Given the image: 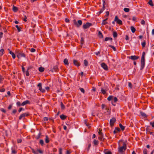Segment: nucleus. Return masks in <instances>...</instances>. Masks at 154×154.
I'll use <instances>...</instances> for the list:
<instances>
[{
  "label": "nucleus",
  "instance_id": "1",
  "mask_svg": "<svg viewBox=\"0 0 154 154\" xmlns=\"http://www.w3.org/2000/svg\"><path fill=\"white\" fill-rule=\"evenodd\" d=\"M126 144L122 140H120L118 142V151L122 153L126 149Z\"/></svg>",
  "mask_w": 154,
  "mask_h": 154
},
{
  "label": "nucleus",
  "instance_id": "2",
  "mask_svg": "<svg viewBox=\"0 0 154 154\" xmlns=\"http://www.w3.org/2000/svg\"><path fill=\"white\" fill-rule=\"evenodd\" d=\"M102 108L104 110L106 111V112L104 111V112L105 113H106H106L107 114H109V109H108L106 108V106L105 105L102 104Z\"/></svg>",
  "mask_w": 154,
  "mask_h": 154
},
{
  "label": "nucleus",
  "instance_id": "3",
  "mask_svg": "<svg viewBox=\"0 0 154 154\" xmlns=\"http://www.w3.org/2000/svg\"><path fill=\"white\" fill-rule=\"evenodd\" d=\"M17 57L19 58H20L22 57H25V55L22 52H17Z\"/></svg>",
  "mask_w": 154,
  "mask_h": 154
},
{
  "label": "nucleus",
  "instance_id": "4",
  "mask_svg": "<svg viewBox=\"0 0 154 154\" xmlns=\"http://www.w3.org/2000/svg\"><path fill=\"white\" fill-rule=\"evenodd\" d=\"M114 21H116L118 24L121 25L122 24V21L119 19L117 16H116L115 17Z\"/></svg>",
  "mask_w": 154,
  "mask_h": 154
},
{
  "label": "nucleus",
  "instance_id": "5",
  "mask_svg": "<svg viewBox=\"0 0 154 154\" xmlns=\"http://www.w3.org/2000/svg\"><path fill=\"white\" fill-rule=\"evenodd\" d=\"M91 25L92 24L91 23H87L83 25V27L84 29H86L89 28Z\"/></svg>",
  "mask_w": 154,
  "mask_h": 154
},
{
  "label": "nucleus",
  "instance_id": "6",
  "mask_svg": "<svg viewBox=\"0 0 154 154\" xmlns=\"http://www.w3.org/2000/svg\"><path fill=\"white\" fill-rule=\"evenodd\" d=\"M98 133L99 134L98 139L100 140H102L103 137V133L101 132L100 130H99Z\"/></svg>",
  "mask_w": 154,
  "mask_h": 154
},
{
  "label": "nucleus",
  "instance_id": "7",
  "mask_svg": "<svg viewBox=\"0 0 154 154\" xmlns=\"http://www.w3.org/2000/svg\"><path fill=\"white\" fill-rule=\"evenodd\" d=\"M141 69H143L144 68L145 65V59L143 58H141Z\"/></svg>",
  "mask_w": 154,
  "mask_h": 154
},
{
  "label": "nucleus",
  "instance_id": "8",
  "mask_svg": "<svg viewBox=\"0 0 154 154\" xmlns=\"http://www.w3.org/2000/svg\"><path fill=\"white\" fill-rule=\"evenodd\" d=\"M38 87L39 90L42 92H44L45 91L44 89H42V84L40 83H38Z\"/></svg>",
  "mask_w": 154,
  "mask_h": 154
},
{
  "label": "nucleus",
  "instance_id": "9",
  "mask_svg": "<svg viewBox=\"0 0 154 154\" xmlns=\"http://www.w3.org/2000/svg\"><path fill=\"white\" fill-rule=\"evenodd\" d=\"M74 23L77 26L79 27L82 24V22L81 20H79L78 21L77 23L76 22V21H75V22H74Z\"/></svg>",
  "mask_w": 154,
  "mask_h": 154
},
{
  "label": "nucleus",
  "instance_id": "10",
  "mask_svg": "<svg viewBox=\"0 0 154 154\" xmlns=\"http://www.w3.org/2000/svg\"><path fill=\"white\" fill-rule=\"evenodd\" d=\"M101 66L105 70H107L108 69V66L107 65L104 63L101 64Z\"/></svg>",
  "mask_w": 154,
  "mask_h": 154
},
{
  "label": "nucleus",
  "instance_id": "11",
  "mask_svg": "<svg viewBox=\"0 0 154 154\" xmlns=\"http://www.w3.org/2000/svg\"><path fill=\"white\" fill-rule=\"evenodd\" d=\"M116 119L113 118H112L110 120V124L111 126H112L114 122H116Z\"/></svg>",
  "mask_w": 154,
  "mask_h": 154
},
{
  "label": "nucleus",
  "instance_id": "12",
  "mask_svg": "<svg viewBox=\"0 0 154 154\" xmlns=\"http://www.w3.org/2000/svg\"><path fill=\"white\" fill-rule=\"evenodd\" d=\"M28 115V114L27 113H24L21 115L19 117V119L20 120L22 119L25 116H27Z\"/></svg>",
  "mask_w": 154,
  "mask_h": 154
},
{
  "label": "nucleus",
  "instance_id": "13",
  "mask_svg": "<svg viewBox=\"0 0 154 154\" xmlns=\"http://www.w3.org/2000/svg\"><path fill=\"white\" fill-rule=\"evenodd\" d=\"M139 57L136 56H131L130 57V59L132 60H135L138 59Z\"/></svg>",
  "mask_w": 154,
  "mask_h": 154
},
{
  "label": "nucleus",
  "instance_id": "14",
  "mask_svg": "<svg viewBox=\"0 0 154 154\" xmlns=\"http://www.w3.org/2000/svg\"><path fill=\"white\" fill-rule=\"evenodd\" d=\"M73 63L75 66H79L80 65V63L79 62H78L77 60H73Z\"/></svg>",
  "mask_w": 154,
  "mask_h": 154
},
{
  "label": "nucleus",
  "instance_id": "15",
  "mask_svg": "<svg viewBox=\"0 0 154 154\" xmlns=\"http://www.w3.org/2000/svg\"><path fill=\"white\" fill-rule=\"evenodd\" d=\"M117 100H118V99L116 97H114L113 96V98L112 99V104H113V105L114 106L115 105V104H113V102H116L117 101Z\"/></svg>",
  "mask_w": 154,
  "mask_h": 154
},
{
  "label": "nucleus",
  "instance_id": "16",
  "mask_svg": "<svg viewBox=\"0 0 154 154\" xmlns=\"http://www.w3.org/2000/svg\"><path fill=\"white\" fill-rule=\"evenodd\" d=\"M29 100H26L25 101L23 102L21 104V105L22 106H24L25 105L29 103Z\"/></svg>",
  "mask_w": 154,
  "mask_h": 154
},
{
  "label": "nucleus",
  "instance_id": "17",
  "mask_svg": "<svg viewBox=\"0 0 154 154\" xmlns=\"http://www.w3.org/2000/svg\"><path fill=\"white\" fill-rule=\"evenodd\" d=\"M104 152L105 154H112L111 152L110 151L107 149L104 150Z\"/></svg>",
  "mask_w": 154,
  "mask_h": 154
},
{
  "label": "nucleus",
  "instance_id": "18",
  "mask_svg": "<svg viewBox=\"0 0 154 154\" xmlns=\"http://www.w3.org/2000/svg\"><path fill=\"white\" fill-rule=\"evenodd\" d=\"M60 118L62 120L65 119L66 117V116L63 115H61L60 116Z\"/></svg>",
  "mask_w": 154,
  "mask_h": 154
},
{
  "label": "nucleus",
  "instance_id": "19",
  "mask_svg": "<svg viewBox=\"0 0 154 154\" xmlns=\"http://www.w3.org/2000/svg\"><path fill=\"white\" fill-rule=\"evenodd\" d=\"M9 53L10 54H11L12 57L14 59L15 58V55L14 53L12 52L11 51H9Z\"/></svg>",
  "mask_w": 154,
  "mask_h": 154
},
{
  "label": "nucleus",
  "instance_id": "20",
  "mask_svg": "<svg viewBox=\"0 0 154 154\" xmlns=\"http://www.w3.org/2000/svg\"><path fill=\"white\" fill-rule=\"evenodd\" d=\"M63 62L66 65H68L69 64L68 61L67 59H64Z\"/></svg>",
  "mask_w": 154,
  "mask_h": 154
},
{
  "label": "nucleus",
  "instance_id": "21",
  "mask_svg": "<svg viewBox=\"0 0 154 154\" xmlns=\"http://www.w3.org/2000/svg\"><path fill=\"white\" fill-rule=\"evenodd\" d=\"M131 32H133V33H134L135 31H136V29H135L134 28V27L133 26H131Z\"/></svg>",
  "mask_w": 154,
  "mask_h": 154
},
{
  "label": "nucleus",
  "instance_id": "22",
  "mask_svg": "<svg viewBox=\"0 0 154 154\" xmlns=\"http://www.w3.org/2000/svg\"><path fill=\"white\" fill-rule=\"evenodd\" d=\"M93 144L95 145H97L98 144V141L94 139L93 141Z\"/></svg>",
  "mask_w": 154,
  "mask_h": 154
},
{
  "label": "nucleus",
  "instance_id": "23",
  "mask_svg": "<svg viewBox=\"0 0 154 154\" xmlns=\"http://www.w3.org/2000/svg\"><path fill=\"white\" fill-rule=\"evenodd\" d=\"M13 10L14 12H17L18 11V8L16 7L13 6Z\"/></svg>",
  "mask_w": 154,
  "mask_h": 154
},
{
  "label": "nucleus",
  "instance_id": "24",
  "mask_svg": "<svg viewBox=\"0 0 154 154\" xmlns=\"http://www.w3.org/2000/svg\"><path fill=\"white\" fill-rule=\"evenodd\" d=\"M113 98V96H109L107 98V100L109 101L112 100V99Z\"/></svg>",
  "mask_w": 154,
  "mask_h": 154
},
{
  "label": "nucleus",
  "instance_id": "25",
  "mask_svg": "<svg viewBox=\"0 0 154 154\" xmlns=\"http://www.w3.org/2000/svg\"><path fill=\"white\" fill-rule=\"evenodd\" d=\"M84 63L85 66H87L88 64V62L85 60H84Z\"/></svg>",
  "mask_w": 154,
  "mask_h": 154
},
{
  "label": "nucleus",
  "instance_id": "26",
  "mask_svg": "<svg viewBox=\"0 0 154 154\" xmlns=\"http://www.w3.org/2000/svg\"><path fill=\"white\" fill-rule=\"evenodd\" d=\"M44 68L42 67H40L39 68V70L41 72H43L44 70Z\"/></svg>",
  "mask_w": 154,
  "mask_h": 154
},
{
  "label": "nucleus",
  "instance_id": "27",
  "mask_svg": "<svg viewBox=\"0 0 154 154\" xmlns=\"http://www.w3.org/2000/svg\"><path fill=\"white\" fill-rule=\"evenodd\" d=\"M140 113L142 116L144 117H146V114L145 113L143 112H140Z\"/></svg>",
  "mask_w": 154,
  "mask_h": 154
},
{
  "label": "nucleus",
  "instance_id": "28",
  "mask_svg": "<svg viewBox=\"0 0 154 154\" xmlns=\"http://www.w3.org/2000/svg\"><path fill=\"white\" fill-rule=\"evenodd\" d=\"M112 39V38H109V37H106L105 39V40L106 41H107L108 40H111V41Z\"/></svg>",
  "mask_w": 154,
  "mask_h": 154
},
{
  "label": "nucleus",
  "instance_id": "29",
  "mask_svg": "<svg viewBox=\"0 0 154 154\" xmlns=\"http://www.w3.org/2000/svg\"><path fill=\"white\" fill-rule=\"evenodd\" d=\"M105 6H103V8L100 10V11L99 12V14H101V13H102L103 11L105 9Z\"/></svg>",
  "mask_w": 154,
  "mask_h": 154
},
{
  "label": "nucleus",
  "instance_id": "30",
  "mask_svg": "<svg viewBox=\"0 0 154 154\" xmlns=\"http://www.w3.org/2000/svg\"><path fill=\"white\" fill-rule=\"evenodd\" d=\"M124 11L125 12H128L130 10L128 8H125L124 9Z\"/></svg>",
  "mask_w": 154,
  "mask_h": 154
},
{
  "label": "nucleus",
  "instance_id": "31",
  "mask_svg": "<svg viewBox=\"0 0 154 154\" xmlns=\"http://www.w3.org/2000/svg\"><path fill=\"white\" fill-rule=\"evenodd\" d=\"M45 141V142L47 143L49 142V138L47 136H46Z\"/></svg>",
  "mask_w": 154,
  "mask_h": 154
},
{
  "label": "nucleus",
  "instance_id": "32",
  "mask_svg": "<svg viewBox=\"0 0 154 154\" xmlns=\"http://www.w3.org/2000/svg\"><path fill=\"white\" fill-rule=\"evenodd\" d=\"M119 126H120V128H121V129L122 130H123L124 129L125 127L123 126L122 125V124H119Z\"/></svg>",
  "mask_w": 154,
  "mask_h": 154
},
{
  "label": "nucleus",
  "instance_id": "33",
  "mask_svg": "<svg viewBox=\"0 0 154 154\" xmlns=\"http://www.w3.org/2000/svg\"><path fill=\"white\" fill-rule=\"evenodd\" d=\"M4 52V49H2L0 50V56H2L3 53Z\"/></svg>",
  "mask_w": 154,
  "mask_h": 154
},
{
  "label": "nucleus",
  "instance_id": "34",
  "mask_svg": "<svg viewBox=\"0 0 154 154\" xmlns=\"http://www.w3.org/2000/svg\"><path fill=\"white\" fill-rule=\"evenodd\" d=\"M113 36L114 38H115L117 36V34L116 32H113Z\"/></svg>",
  "mask_w": 154,
  "mask_h": 154
},
{
  "label": "nucleus",
  "instance_id": "35",
  "mask_svg": "<svg viewBox=\"0 0 154 154\" xmlns=\"http://www.w3.org/2000/svg\"><path fill=\"white\" fill-rule=\"evenodd\" d=\"M98 35H99V36L100 38H103V35L102 33L100 32H99Z\"/></svg>",
  "mask_w": 154,
  "mask_h": 154
},
{
  "label": "nucleus",
  "instance_id": "36",
  "mask_svg": "<svg viewBox=\"0 0 154 154\" xmlns=\"http://www.w3.org/2000/svg\"><path fill=\"white\" fill-rule=\"evenodd\" d=\"M15 27H16V28H17L18 32H19L20 31H21L20 28L19 27V26L18 25H16Z\"/></svg>",
  "mask_w": 154,
  "mask_h": 154
},
{
  "label": "nucleus",
  "instance_id": "37",
  "mask_svg": "<svg viewBox=\"0 0 154 154\" xmlns=\"http://www.w3.org/2000/svg\"><path fill=\"white\" fill-rule=\"evenodd\" d=\"M60 104L61 109H64L65 108V106L62 102Z\"/></svg>",
  "mask_w": 154,
  "mask_h": 154
},
{
  "label": "nucleus",
  "instance_id": "38",
  "mask_svg": "<svg viewBox=\"0 0 154 154\" xmlns=\"http://www.w3.org/2000/svg\"><path fill=\"white\" fill-rule=\"evenodd\" d=\"M149 4L151 6H153V4H152V1L151 0H150L148 2Z\"/></svg>",
  "mask_w": 154,
  "mask_h": 154
},
{
  "label": "nucleus",
  "instance_id": "39",
  "mask_svg": "<svg viewBox=\"0 0 154 154\" xmlns=\"http://www.w3.org/2000/svg\"><path fill=\"white\" fill-rule=\"evenodd\" d=\"M79 90L83 93H85V91L83 88H79Z\"/></svg>",
  "mask_w": 154,
  "mask_h": 154
},
{
  "label": "nucleus",
  "instance_id": "40",
  "mask_svg": "<svg viewBox=\"0 0 154 154\" xmlns=\"http://www.w3.org/2000/svg\"><path fill=\"white\" fill-rule=\"evenodd\" d=\"M109 46V47L112 48L114 51H116V48L114 46H112V45H110Z\"/></svg>",
  "mask_w": 154,
  "mask_h": 154
},
{
  "label": "nucleus",
  "instance_id": "41",
  "mask_svg": "<svg viewBox=\"0 0 154 154\" xmlns=\"http://www.w3.org/2000/svg\"><path fill=\"white\" fill-rule=\"evenodd\" d=\"M40 143L42 145H43L44 144V141L42 140H40Z\"/></svg>",
  "mask_w": 154,
  "mask_h": 154
},
{
  "label": "nucleus",
  "instance_id": "42",
  "mask_svg": "<svg viewBox=\"0 0 154 154\" xmlns=\"http://www.w3.org/2000/svg\"><path fill=\"white\" fill-rule=\"evenodd\" d=\"M101 92L103 94H105L106 93V90L103 89V88L101 89Z\"/></svg>",
  "mask_w": 154,
  "mask_h": 154
},
{
  "label": "nucleus",
  "instance_id": "43",
  "mask_svg": "<svg viewBox=\"0 0 154 154\" xmlns=\"http://www.w3.org/2000/svg\"><path fill=\"white\" fill-rule=\"evenodd\" d=\"M29 69V68H28L27 69L26 72V75L27 76H29V71H28Z\"/></svg>",
  "mask_w": 154,
  "mask_h": 154
},
{
  "label": "nucleus",
  "instance_id": "44",
  "mask_svg": "<svg viewBox=\"0 0 154 154\" xmlns=\"http://www.w3.org/2000/svg\"><path fill=\"white\" fill-rule=\"evenodd\" d=\"M107 23V22H106L105 21V20H104L103 21V22L102 23V24L104 25H105Z\"/></svg>",
  "mask_w": 154,
  "mask_h": 154
},
{
  "label": "nucleus",
  "instance_id": "45",
  "mask_svg": "<svg viewBox=\"0 0 154 154\" xmlns=\"http://www.w3.org/2000/svg\"><path fill=\"white\" fill-rule=\"evenodd\" d=\"M84 42V38L82 37L81 38V44H83Z\"/></svg>",
  "mask_w": 154,
  "mask_h": 154
},
{
  "label": "nucleus",
  "instance_id": "46",
  "mask_svg": "<svg viewBox=\"0 0 154 154\" xmlns=\"http://www.w3.org/2000/svg\"><path fill=\"white\" fill-rule=\"evenodd\" d=\"M30 51L31 52H34L35 51V49H34V48H32L30 49Z\"/></svg>",
  "mask_w": 154,
  "mask_h": 154
},
{
  "label": "nucleus",
  "instance_id": "47",
  "mask_svg": "<svg viewBox=\"0 0 154 154\" xmlns=\"http://www.w3.org/2000/svg\"><path fill=\"white\" fill-rule=\"evenodd\" d=\"M16 104L17 105L19 106H20L21 105L19 101L17 102Z\"/></svg>",
  "mask_w": 154,
  "mask_h": 154
},
{
  "label": "nucleus",
  "instance_id": "48",
  "mask_svg": "<svg viewBox=\"0 0 154 154\" xmlns=\"http://www.w3.org/2000/svg\"><path fill=\"white\" fill-rule=\"evenodd\" d=\"M146 45V42H144L142 43V45L143 47H144Z\"/></svg>",
  "mask_w": 154,
  "mask_h": 154
},
{
  "label": "nucleus",
  "instance_id": "49",
  "mask_svg": "<svg viewBox=\"0 0 154 154\" xmlns=\"http://www.w3.org/2000/svg\"><path fill=\"white\" fill-rule=\"evenodd\" d=\"M145 54V52H143V53H142V57H141V58L145 59L144 58Z\"/></svg>",
  "mask_w": 154,
  "mask_h": 154
},
{
  "label": "nucleus",
  "instance_id": "50",
  "mask_svg": "<svg viewBox=\"0 0 154 154\" xmlns=\"http://www.w3.org/2000/svg\"><path fill=\"white\" fill-rule=\"evenodd\" d=\"M59 154H62V149L61 148L59 149Z\"/></svg>",
  "mask_w": 154,
  "mask_h": 154
},
{
  "label": "nucleus",
  "instance_id": "51",
  "mask_svg": "<svg viewBox=\"0 0 154 154\" xmlns=\"http://www.w3.org/2000/svg\"><path fill=\"white\" fill-rule=\"evenodd\" d=\"M141 23L142 24V25H144L145 24V21L144 20H142L141 21Z\"/></svg>",
  "mask_w": 154,
  "mask_h": 154
},
{
  "label": "nucleus",
  "instance_id": "52",
  "mask_svg": "<svg viewBox=\"0 0 154 154\" xmlns=\"http://www.w3.org/2000/svg\"><path fill=\"white\" fill-rule=\"evenodd\" d=\"M150 124L152 125V127H154V121L153 122H150Z\"/></svg>",
  "mask_w": 154,
  "mask_h": 154
},
{
  "label": "nucleus",
  "instance_id": "53",
  "mask_svg": "<svg viewBox=\"0 0 154 154\" xmlns=\"http://www.w3.org/2000/svg\"><path fill=\"white\" fill-rule=\"evenodd\" d=\"M143 153L144 154H147V151L146 149H144L143 151Z\"/></svg>",
  "mask_w": 154,
  "mask_h": 154
},
{
  "label": "nucleus",
  "instance_id": "54",
  "mask_svg": "<svg viewBox=\"0 0 154 154\" xmlns=\"http://www.w3.org/2000/svg\"><path fill=\"white\" fill-rule=\"evenodd\" d=\"M0 110H1V111H2V112H4V113H5L6 112V111L5 110V109H4L3 108H1L0 109Z\"/></svg>",
  "mask_w": 154,
  "mask_h": 154
},
{
  "label": "nucleus",
  "instance_id": "55",
  "mask_svg": "<svg viewBox=\"0 0 154 154\" xmlns=\"http://www.w3.org/2000/svg\"><path fill=\"white\" fill-rule=\"evenodd\" d=\"M44 120L45 121H47L48 120V118L47 117H45L44 118Z\"/></svg>",
  "mask_w": 154,
  "mask_h": 154
},
{
  "label": "nucleus",
  "instance_id": "56",
  "mask_svg": "<svg viewBox=\"0 0 154 154\" xmlns=\"http://www.w3.org/2000/svg\"><path fill=\"white\" fill-rule=\"evenodd\" d=\"M17 141L18 143H20L22 142V140L20 139H18Z\"/></svg>",
  "mask_w": 154,
  "mask_h": 154
},
{
  "label": "nucleus",
  "instance_id": "57",
  "mask_svg": "<svg viewBox=\"0 0 154 154\" xmlns=\"http://www.w3.org/2000/svg\"><path fill=\"white\" fill-rule=\"evenodd\" d=\"M128 86L131 88H132V84L130 82H128Z\"/></svg>",
  "mask_w": 154,
  "mask_h": 154
},
{
  "label": "nucleus",
  "instance_id": "58",
  "mask_svg": "<svg viewBox=\"0 0 154 154\" xmlns=\"http://www.w3.org/2000/svg\"><path fill=\"white\" fill-rule=\"evenodd\" d=\"M106 14L105 15V16H108L109 15V11H107L106 12Z\"/></svg>",
  "mask_w": 154,
  "mask_h": 154
},
{
  "label": "nucleus",
  "instance_id": "59",
  "mask_svg": "<svg viewBox=\"0 0 154 154\" xmlns=\"http://www.w3.org/2000/svg\"><path fill=\"white\" fill-rule=\"evenodd\" d=\"M3 33L2 32H0V39L2 37Z\"/></svg>",
  "mask_w": 154,
  "mask_h": 154
},
{
  "label": "nucleus",
  "instance_id": "60",
  "mask_svg": "<svg viewBox=\"0 0 154 154\" xmlns=\"http://www.w3.org/2000/svg\"><path fill=\"white\" fill-rule=\"evenodd\" d=\"M129 38L128 36L127 35H126L125 36V39L126 40H129Z\"/></svg>",
  "mask_w": 154,
  "mask_h": 154
},
{
  "label": "nucleus",
  "instance_id": "61",
  "mask_svg": "<svg viewBox=\"0 0 154 154\" xmlns=\"http://www.w3.org/2000/svg\"><path fill=\"white\" fill-rule=\"evenodd\" d=\"M3 79V78L0 75V83H1V82L2 81Z\"/></svg>",
  "mask_w": 154,
  "mask_h": 154
},
{
  "label": "nucleus",
  "instance_id": "62",
  "mask_svg": "<svg viewBox=\"0 0 154 154\" xmlns=\"http://www.w3.org/2000/svg\"><path fill=\"white\" fill-rule=\"evenodd\" d=\"M85 124L86 125V126H88V125L87 124V121L86 120H85L84 122Z\"/></svg>",
  "mask_w": 154,
  "mask_h": 154
},
{
  "label": "nucleus",
  "instance_id": "63",
  "mask_svg": "<svg viewBox=\"0 0 154 154\" xmlns=\"http://www.w3.org/2000/svg\"><path fill=\"white\" fill-rule=\"evenodd\" d=\"M115 130L117 132L119 131H120V129L119 128H116L115 129Z\"/></svg>",
  "mask_w": 154,
  "mask_h": 154
},
{
  "label": "nucleus",
  "instance_id": "64",
  "mask_svg": "<svg viewBox=\"0 0 154 154\" xmlns=\"http://www.w3.org/2000/svg\"><path fill=\"white\" fill-rule=\"evenodd\" d=\"M5 91V89L4 88H2L0 89V91L1 92H4Z\"/></svg>",
  "mask_w": 154,
  "mask_h": 154
}]
</instances>
